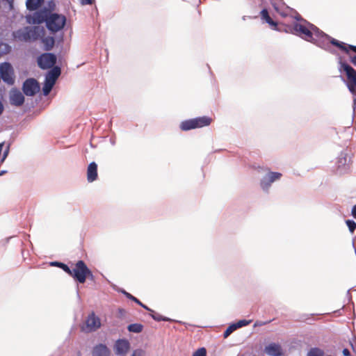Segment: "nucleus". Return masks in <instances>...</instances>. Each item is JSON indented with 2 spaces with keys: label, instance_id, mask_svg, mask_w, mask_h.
I'll return each mask as SVG.
<instances>
[{
  "label": "nucleus",
  "instance_id": "44",
  "mask_svg": "<svg viewBox=\"0 0 356 356\" xmlns=\"http://www.w3.org/2000/svg\"><path fill=\"white\" fill-rule=\"evenodd\" d=\"M3 109H4L3 105L1 102V101L0 100V115L3 113Z\"/></svg>",
  "mask_w": 356,
  "mask_h": 356
},
{
  "label": "nucleus",
  "instance_id": "20",
  "mask_svg": "<svg viewBox=\"0 0 356 356\" xmlns=\"http://www.w3.org/2000/svg\"><path fill=\"white\" fill-rule=\"evenodd\" d=\"M92 356H110V350L105 344L95 346L92 352Z\"/></svg>",
  "mask_w": 356,
  "mask_h": 356
},
{
  "label": "nucleus",
  "instance_id": "38",
  "mask_svg": "<svg viewBox=\"0 0 356 356\" xmlns=\"http://www.w3.org/2000/svg\"><path fill=\"white\" fill-rule=\"evenodd\" d=\"M346 47L348 48V52L350 50H352L353 51H354L355 53H356V46H355V45H352V44H346Z\"/></svg>",
  "mask_w": 356,
  "mask_h": 356
},
{
  "label": "nucleus",
  "instance_id": "5",
  "mask_svg": "<svg viewBox=\"0 0 356 356\" xmlns=\"http://www.w3.org/2000/svg\"><path fill=\"white\" fill-rule=\"evenodd\" d=\"M66 23V17L61 14L56 13H51L46 22V26L47 29L52 33H56L63 29Z\"/></svg>",
  "mask_w": 356,
  "mask_h": 356
},
{
  "label": "nucleus",
  "instance_id": "32",
  "mask_svg": "<svg viewBox=\"0 0 356 356\" xmlns=\"http://www.w3.org/2000/svg\"><path fill=\"white\" fill-rule=\"evenodd\" d=\"M10 144H8L7 145V147H6V149H4L2 156L0 159V164L3 163L4 162V161L6 159V158L8 157L9 152H10Z\"/></svg>",
  "mask_w": 356,
  "mask_h": 356
},
{
  "label": "nucleus",
  "instance_id": "36",
  "mask_svg": "<svg viewBox=\"0 0 356 356\" xmlns=\"http://www.w3.org/2000/svg\"><path fill=\"white\" fill-rule=\"evenodd\" d=\"M131 356H145V351L142 349H136L134 350Z\"/></svg>",
  "mask_w": 356,
  "mask_h": 356
},
{
  "label": "nucleus",
  "instance_id": "8",
  "mask_svg": "<svg viewBox=\"0 0 356 356\" xmlns=\"http://www.w3.org/2000/svg\"><path fill=\"white\" fill-rule=\"evenodd\" d=\"M282 174L277 172L268 171L260 180V187L265 193H268L271 185L275 181L280 180Z\"/></svg>",
  "mask_w": 356,
  "mask_h": 356
},
{
  "label": "nucleus",
  "instance_id": "15",
  "mask_svg": "<svg viewBox=\"0 0 356 356\" xmlns=\"http://www.w3.org/2000/svg\"><path fill=\"white\" fill-rule=\"evenodd\" d=\"M130 348V343L127 339H118L115 344L116 355L125 356Z\"/></svg>",
  "mask_w": 356,
  "mask_h": 356
},
{
  "label": "nucleus",
  "instance_id": "26",
  "mask_svg": "<svg viewBox=\"0 0 356 356\" xmlns=\"http://www.w3.org/2000/svg\"><path fill=\"white\" fill-rule=\"evenodd\" d=\"M324 351L319 348H312L307 354V356H324Z\"/></svg>",
  "mask_w": 356,
  "mask_h": 356
},
{
  "label": "nucleus",
  "instance_id": "13",
  "mask_svg": "<svg viewBox=\"0 0 356 356\" xmlns=\"http://www.w3.org/2000/svg\"><path fill=\"white\" fill-rule=\"evenodd\" d=\"M0 74L2 80L5 83L9 85L14 83V79L13 78V70L9 63L5 62L0 65Z\"/></svg>",
  "mask_w": 356,
  "mask_h": 356
},
{
  "label": "nucleus",
  "instance_id": "41",
  "mask_svg": "<svg viewBox=\"0 0 356 356\" xmlns=\"http://www.w3.org/2000/svg\"><path fill=\"white\" fill-rule=\"evenodd\" d=\"M343 356H350V353L348 348H344L343 350Z\"/></svg>",
  "mask_w": 356,
  "mask_h": 356
},
{
  "label": "nucleus",
  "instance_id": "6",
  "mask_svg": "<svg viewBox=\"0 0 356 356\" xmlns=\"http://www.w3.org/2000/svg\"><path fill=\"white\" fill-rule=\"evenodd\" d=\"M211 122V119L209 117H197L181 122L179 127L182 131H189L191 129L209 126Z\"/></svg>",
  "mask_w": 356,
  "mask_h": 356
},
{
  "label": "nucleus",
  "instance_id": "24",
  "mask_svg": "<svg viewBox=\"0 0 356 356\" xmlns=\"http://www.w3.org/2000/svg\"><path fill=\"white\" fill-rule=\"evenodd\" d=\"M42 42L44 44V49L50 51L54 45L55 40L52 36H47L42 38Z\"/></svg>",
  "mask_w": 356,
  "mask_h": 356
},
{
  "label": "nucleus",
  "instance_id": "35",
  "mask_svg": "<svg viewBox=\"0 0 356 356\" xmlns=\"http://www.w3.org/2000/svg\"><path fill=\"white\" fill-rule=\"evenodd\" d=\"M60 268H62V269H63L65 273H67V274H69L70 275H71V276H72V270H71V269H70V268L67 265H66V264H65L62 263V264H60Z\"/></svg>",
  "mask_w": 356,
  "mask_h": 356
},
{
  "label": "nucleus",
  "instance_id": "42",
  "mask_svg": "<svg viewBox=\"0 0 356 356\" xmlns=\"http://www.w3.org/2000/svg\"><path fill=\"white\" fill-rule=\"evenodd\" d=\"M60 264H62L61 262H58V261H53L51 263V266H58L60 268Z\"/></svg>",
  "mask_w": 356,
  "mask_h": 356
},
{
  "label": "nucleus",
  "instance_id": "31",
  "mask_svg": "<svg viewBox=\"0 0 356 356\" xmlns=\"http://www.w3.org/2000/svg\"><path fill=\"white\" fill-rule=\"evenodd\" d=\"M250 323H251L250 320L243 319V320H240L236 323H234V324L235 327H236V329H238V328L246 326V325H249Z\"/></svg>",
  "mask_w": 356,
  "mask_h": 356
},
{
  "label": "nucleus",
  "instance_id": "50",
  "mask_svg": "<svg viewBox=\"0 0 356 356\" xmlns=\"http://www.w3.org/2000/svg\"><path fill=\"white\" fill-rule=\"evenodd\" d=\"M119 312H120V314H122V312H124V310L122 309H119Z\"/></svg>",
  "mask_w": 356,
  "mask_h": 356
},
{
  "label": "nucleus",
  "instance_id": "33",
  "mask_svg": "<svg viewBox=\"0 0 356 356\" xmlns=\"http://www.w3.org/2000/svg\"><path fill=\"white\" fill-rule=\"evenodd\" d=\"M10 48V47L7 44L0 42V56L8 52Z\"/></svg>",
  "mask_w": 356,
  "mask_h": 356
},
{
  "label": "nucleus",
  "instance_id": "17",
  "mask_svg": "<svg viewBox=\"0 0 356 356\" xmlns=\"http://www.w3.org/2000/svg\"><path fill=\"white\" fill-rule=\"evenodd\" d=\"M61 73L59 66H54L46 74L45 80L55 85L56 80L58 79Z\"/></svg>",
  "mask_w": 356,
  "mask_h": 356
},
{
  "label": "nucleus",
  "instance_id": "14",
  "mask_svg": "<svg viewBox=\"0 0 356 356\" xmlns=\"http://www.w3.org/2000/svg\"><path fill=\"white\" fill-rule=\"evenodd\" d=\"M101 326L100 319L95 316V313L88 315L86 321V327L82 330L86 332H94Z\"/></svg>",
  "mask_w": 356,
  "mask_h": 356
},
{
  "label": "nucleus",
  "instance_id": "9",
  "mask_svg": "<svg viewBox=\"0 0 356 356\" xmlns=\"http://www.w3.org/2000/svg\"><path fill=\"white\" fill-rule=\"evenodd\" d=\"M350 161L348 153L343 151L341 152L338 156L335 163L337 172L339 175L348 172L350 170Z\"/></svg>",
  "mask_w": 356,
  "mask_h": 356
},
{
  "label": "nucleus",
  "instance_id": "18",
  "mask_svg": "<svg viewBox=\"0 0 356 356\" xmlns=\"http://www.w3.org/2000/svg\"><path fill=\"white\" fill-rule=\"evenodd\" d=\"M265 352L270 356H282L283 354L281 346L275 343H271L266 346Z\"/></svg>",
  "mask_w": 356,
  "mask_h": 356
},
{
  "label": "nucleus",
  "instance_id": "19",
  "mask_svg": "<svg viewBox=\"0 0 356 356\" xmlns=\"http://www.w3.org/2000/svg\"><path fill=\"white\" fill-rule=\"evenodd\" d=\"M97 179V165L95 161L91 162L87 169V179L92 182Z\"/></svg>",
  "mask_w": 356,
  "mask_h": 356
},
{
  "label": "nucleus",
  "instance_id": "25",
  "mask_svg": "<svg viewBox=\"0 0 356 356\" xmlns=\"http://www.w3.org/2000/svg\"><path fill=\"white\" fill-rule=\"evenodd\" d=\"M143 325L140 323H132L128 325L127 330L130 332L140 333L143 331Z\"/></svg>",
  "mask_w": 356,
  "mask_h": 356
},
{
  "label": "nucleus",
  "instance_id": "2",
  "mask_svg": "<svg viewBox=\"0 0 356 356\" xmlns=\"http://www.w3.org/2000/svg\"><path fill=\"white\" fill-rule=\"evenodd\" d=\"M298 21H302L304 23H294L293 26V31L298 36L301 37L306 41L312 42L320 48L332 54H335V50L331 48L330 44L338 47L340 50L348 53V48L345 42L339 41L327 34L323 32L315 25L302 19L300 17H296Z\"/></svg>",
  "mask_w": 356,
  "mask_h": 356
},
{
  "label": "nucleus",
  "instance_id": "3",
  "mask_svg": "<svg viewBox=\"0 0 356 356\" xmlns=\"http://www.w3.org/2000/svg\"><path fill=\"white\" fill-rule=\"evenodd\" d=\"M339 71L342 73L345 72L347 76V86L350 92L354 95L353 97V108L356 106V70L348 65L346 61H343L341 56L339 57Z\"/></svg>",
  "mask_w": 356,
  "mask_h": 356
},
{
  "label": "nucleus",
  "instance_id": "29",
  "mask_svg": "<svg viewBox=\"0 0 356 356\" xmlns=\"http://www.w3.org/2000/svg\"><path fill=\"white\" fill-rule=\"evenodd\" d=\"M346 224L348 226L350 232L352 234L354 233L356 229V222L353 220L348 219L346 220Z\"/></svg>",
  "mask_w": 356,
  "mask_h": 356
},
{
  "label": "nucleus",
  "instance_id": "46",
  "mask_svg": "<svg viewBox=\"0 0 356 356\" xmlns=\"http://www.w3.org/2000/svg\"><path fill=\"white\" fill-rule=\"evenodd\" d=\"M6 173H7V170H1V171L0 172V177H1V176H2V175H5V174H6Z\"/></svg>",
  "mask_w": 356,
  "mask_h": 356
},
{
  "label": "nucleus",
  "instance_id": "7",
  "mask_svg": "<svg viewBox=\"0 0 356 356\" xmlns=\"http://www.w3.org/2000/svg\"><path fill=\"white\" fill-rule=\"evenodd\" d=\"M91 270L83 260L78 261L72 271V277L81 284L86 282L87 275H90Z\"/></svg>",
  "mask_w": 356,
  "mask_h": 356
},
{
  "label": "nucleus",
  "instance_id": "22",
  "mask_svg": "<svg viewBox=\"0 0 356 356\" xmlns=\"http://www.w3.org/2000/svg\"><path fill=\"white\" fill-rule=\"evenodd\" d=\"M118 291L122 293V294H124L128 299L135 302L136 304H138V305H140L145 309H146L147 311H151L150 308H149L147 305L142 303L138 298H136V297H134L129 293L127 292L124 289H119Z\"/></svg>",
  "mask_w": 356,
  "mask_h": 356
},
{
  "label": "nucleus",
  "instance_id": "43",
  "mask_svg": "<svg viewBox=\"0 0 356 356\" xmlns=\"http://www.w3.org/2000/svg\"><path fill=\"white\" fill-rule=\"evenodd\" d=\"M350 62L356 67V56L350 57Z\"/></svg>",
  "mask_w": 356,
  "mask_h": 356
},
{
  "label": "nucleus",
  "instance_id": "30",
  "mask_svg": "<svg viewBox=\"0 0 356 356\" xmlns=\"http://www.w3.org/2000/svg\"><path fill=\"white\" fill-rule=\"evenodd\" d=\"M236 330L234 323H232L228 326L226 330L223 333L224 338H227L234 331Z\"/></svg>",
  "mask_w": 356,
  "mask_h": 356
},
{
  "label": "nucleus",
  "instance_id": "12",
  "mask_svg": "<svg viewBox=\"0 0 356 356\" xmlns=\"http://www.w3.org/2000/svg\"><path fill=\"white\" fill-rule=\"evenodd\" d=\"M40 90V85L36 79L29 78L25 80L22 86V91L26 96H34Z\"/></svg>",
  "mask_w": 356,
  "mask_h": 356
},
{
  "label": "nucleus",
  "instance_id": "10",
  "mask_svg": "<svg viewBox=\"0 0 356 356\" xmlns=\"http://www.w3.org/2000/svg\"><path fill=\"white\" fill-rule=\"evenodd\" d=\"M49 10L44 8L35 12L32 15H26V22L30 24H40L47 22Z\"/></svg>",
  "mask_w": 356,
  "mask_h": 356
},
{
  "label": "nucleus",
  "instance_id": "47",
  "mask_svg": "<svg viewBox=\"0 0 356 356\" xmlns=\"http://www.w3.org/2000/svg\"><path fill=\"white\" fill-rule=\"evenodd\" d=\"M87 277L90 278V280H93L94 275H93L92 273L91 272L90 275H87Z\"/></svg>",
  "mask_w": 356,
  "mask_h": 356
},
{
  "label": "nucleus",
  "instance_id": "49",
  "mask_svg": "<svg viewBox=\"0 0 356 356\" xmlns=\"http://www.w3.org/2000/svg\"><path fill=\"white\" fill-rule=\"evenodd\" d=\"M273 6L275 8V10H276L277 11L278 10V8L277 7V6L275 3L273 4Z\"/></svg>",
  "mask_w": 356,
  "mask_h": 356
},
{
  "label": "nucleus",
  "instance_id": "4",
  "mask_svg": "<svg viewBox=\"0 0 356 356\" xmlns=\"http://www.w3.org/2000/svg\"><path fill=\"white\" fill-rule=\"evenodd\" d=\"M44 29L38 26H26L13 33V36L20 41H35L44 35Z\"/></svg>",
  "mask_w": 356,
  "mask_h": 356
},
{
  "label": "nucleus",
  "instance_id": "39",
  "mask_svg": "<svg viewBox=\"0 0 356 356\" xmlns=\"http://www.w3.org/2000/svg\"><path fill=\"white\" fill-rule=\"evenodd\" d=\"M81 5H91L92 0H79Z\"/></svg>",
  "mask_w": 356,
  "mask_h": 356
},
{
  "label": "nucleus",
  "instance_id": "27",
  "mask_svg": "<svg viewBox=\"0 0 356 356\" xmlns=\"http://www.w3.org/2000/svg\"><path fill=\"white\" fill-rule=\"evenodd\" d=\"M150 312H152L151 317L156 321H170L169 318L163 316L160 314L154 312L152 309Z\"/></svg>",
  "mask_w": 356,
  "mask_h": 356
},
{
  "label": "nucleus",
  "instance_id": "40",
  "mask_svg": "<svg viewBox=\"0 0 356 356\" xmlns=\"http://www.w3.org/2000/svg\"><path fill=\"white\" fill-rule=\"evenodd\" d=\"M351 215L356 219V204L354 205L351 209Z\"/></svg>",
  "mask_w": 356,
  "mask_h": 356
},
{
  "label": "nucleus",
  "instance_id": "45",
  "mask_svg": "<svg viewBox=\"0 0 356 356\" xmlns=\"http://www.w3.org/2000/svg\"><path fill=\"white\" fill-rule=\"evenodd\" d=\"M110 142H111L112 145H115V138H111L110 139Z\"/></svg>",
  "mask_w": 356,
  "mask_h": 356
},
{
  "label": "nucleus",
  "instance_id": "48",
  "mask_svg": "<svg viewBox=\"0 0 356 356\" xmlns=\"http://www.w3.org/2000/svg\"><path fill=\"white\" fill-rule=\"evenodd\" d=\"M8 1L9 4H10V7L13 8V0H8Z\"/></svg>",
  "mask_w": 356,
  "mask_h": 356
},
{
  "label": "nucleus",
  "instance_id": "16",
  "mask_svg": "<svg viewBox=\"0 0 356 356\" xmlns=\"http://www.w3.org/2000/svg\"><path fill=\"white\" fill-rule=\"evenodd\" d=\"M24 102V97L22 93L15 89L12 90L10 94V103L13 106H20Z\"/></svg>",
  "mask_w": 356,
  "mask_h": 356
},
{
  "label": "nucleus",
  "instance_id": "1",
  "mask_svg": "<svg viewBox=\"0 0 356 356\" xmlns=\"http://www.w3.org/2000/svg\"><path fill=\"white\" fill-rule=\"evenodd\" d=\"M298 21H302L304 23H294L293 26V31L298 36L301 37L306 41L312 42L320 48L332 54H335V50L331 48L330 44L338 47L340 50L348 53V48L345 42L339 41L327 34L323 32L315 25L302 19L300 17H296Z\"/></svg>",
  "mask_w": 356,
  "mask_h": 356
},
{
  "label": "nucleus",
  "instance_id": "28",
  "mask_svg": "<svg viewBox=\"0 0 356 356\" xmlns=\"http://www.w3.org/2000/svg\"><path fill=\"white\" fill-rule=\"evenodd\" d=\"M54 86V84H52L50 82H48L47 81L45 80L44 86L42 88L43 95L44 96L48 95L50 93V92L51 91Z\"/></svg>",
  "mask_w": 356,
  "mask_h": 356
},
{
  "label": "nucleus",
  "instance_id": "37",
  "mask_svg": "<svg viewBox=\"0 0 356 356\" xmlns=\"http://www.w3.org/2000/svg\"><path fill=\"white\" fill-rule=\"evenodd\" d=\"M272 321L270 320V321H257L254 325V327H257V326H263V325H265L269 323H270Z\"/></svg>",
  "mask_w": 356,
  "mask_h": 356
},
{
  "label": "nucleus",
  "instance_id": "11",
  "mask_svg": "<svg viewBox=\"0 0 356 356\" xmlns=\"http://www.w3.org/2000/svg\"><path fill=\"white\" fill-rule=\"evenodd\" d=\"M57 60L56 56L52 53H44L41 54L38 59V66L42 69L46 70L54 67Z\"/></svg>",
  "mask_w": 356,
  "mask_h": 356
},
{
  "label": "nucleus",
  "instance_id": "21",
  "mask_svg": "<svg viewBox=\"0 0 356 356\" xmlns=\"http://www.w3.org/2000/svg\"><path fill=\"white\" fill-rule=\"evenodd\" d=\"M260 15L261 19L271 26L274 30L280 31V29L277 28V22L271 19L266 8H264L261 10Z\"/></svg>",
  "mask_w": 356,
  "mask_h": 356
},
{
  "label": "nucleus",
  "instance_id": "23",
  "mask_svg": "<svg viewBox=\"0 0 356 356\" xmlns=\"http://www.w3.org/2000/svg\"><path fill=\"white\" fill-rule=\"evenodd\" d=\"M44 2V0H26V6L28 10H35L38 9Z\"/></svg>",
  "mask_w": 356,
  "mask_h": 356
},
{
  "label": "nucleus",
  "instance_id": "34",
  "mask_svg": "<svg viewBox=\"0 0 356 356\" xmlns=\"http://www.w3.org/2000/svg\"><path fill=\"white\" fill-rule=\"evenodd\" d=\"M207 355V350L205 348H200L197 350H196L193 356H206Z\"/></svg>",
  "mask_w": 356,
  "mask_h": 356
}]
</instances>
